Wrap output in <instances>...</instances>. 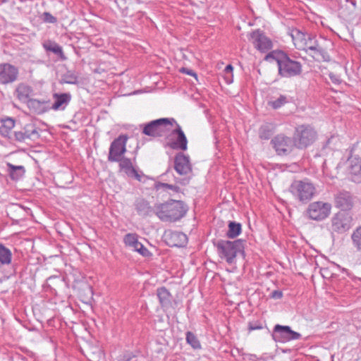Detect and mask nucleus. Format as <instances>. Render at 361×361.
Masks as SVG:
<instances>
[{"instance_id": "9", "label": "nucleus", "mask_w": 361, "mask_h": 361, "mask_svg": "<svg viewBox=\"0 0 361 361\" xmlns=\"http://www.w3.org/2000/svg\"><path fill=\"white\" fill-rule=\"evenodd\" d=\"M272 338L279 343H286L293 340H298L301 334L293 331L288 326L276 324L273 329Z\"/></svg>"}, {"instance_id": "33", "label": "nucleus", "mask_w": 361, "mask_h": 361, "mask_svg": "<svg viewBox=\"0 0 361 361\" xmlns=\"http://www.w3.org/2000/svg\"><path fill=\"white\" fill-rule=\"evenodd\" d=\"M228 228V229L226 232V236L228 238H236L240 234L242 231L241 224L235 221H229Z\"/></svg>"}, {"instance_id": "16", "label": "nucleus", "mask_w": 361, "mask_h": 361, "mask_svg": "<svg viewBox=\"0 0 361 361\" xmlns=\"http://www.w3.org/2000/svg\"><path fill=\"white\" fill-rule=\"evenodd\" d=\"M18 69L8 63H0V83L3 85L15 82L18 76Z\"/></svg>"}, {"instance_id": "18", "label": "nucleus", "mask_w": 361, "mask_h": 361, "mask_svg": "<svg viewBox=\"0 0 361 361\" xmlns=\"http://www.w3.org/2000/svg\"><path fill=\"white\" fill-rule=\"evenodd\" d=\"M174 169L180 175H187L192 172L190 157L183 152H178L174 158Z\"/></svg>"}, {"instance_id": "4", "label": "nucleus", "mask_w": 361, "mask_h": 361, "mask_svg": "<svg viewBox=\"0 0 361 361\" xmlns=\"http://www.w3.org/2000/svg\"><path fill=\"white\" fill-rule=\"evenodd\" d=\"M176 120L173 118H161L151 121L146 123L140 125L142 134L153 137H159L166 135L174 126Z\"/></svg>"}, {"instance_id": "13", "label": "nucleus", "mask_w": 361, "mask_h": 361, "mask_svg": "<svg viewBox=\"0 0 361 361\" xmlns=\"http://www.w3.org/2000/svg\"><path fill=\"white\" fill-rule=\"evenodd\" d=\"M271 144L279 155H286L293 149L294 143L292 139L283 134L276 135L271 141Z\"/></svg>"}, {"instance_id": "26", "label": "nucleus", "mask_w": 361, "mask_h": 361, "mask_svg": "<svg viewBox=\"0 0 361 361\" xmlns=\"http://www.w3.org/2000/svg\"><path fill=\"white\" fill-rule=\"evenodd\" d=\"M317 49H311L310 51L311 53H308L310 56H311L315 61H329L330 56L328 52L319 44H317Z\"/></svg>"}, {"instance_id": "3", "label": "nucleus", "mask_w": 361, "mask_h": 361, "mask_svg": "<svg viewBox=\"0 0 361 361\" xmlns=\"http://www.w3.org/2000/svg\"><path fill=\"white\" fill-rule=\"evenodd\" d=\"M217 252L221 259H224L228 264H233L238 254H244L245 240L242 239L233 241L228 240H219L214 243Z\"/></svg>"}, {"instance_id": "30", "label": "nucleus", "mask_w": 361, "mask_h": 361, "mask_svg": "<svg viewBox=\"0 0 361 361\" xmlns=\"http://www.w3.org/2000/svg\"><path fill=\"white\" fill-rule=\"evenodd\" d=\"M157 295L162 307L168 306L171 303V295L165 287L158 288Z\"/></svg>"}, {"instance_id": "15", "label": "nucleus", "mask_w": 361, "mask_h": 361, "mask_svg": "<svg viewBox=\"0 0 361 361\" xmlns=\"http://www.w3.org/2000/svg\"><path fill=\"white\" fill-rule=\"evenodd\" d=\"M176 128L171 130V136L176 135V140H171L168 145L173 149L185 151L188 149V140L180 125L176 121Z\"/></svg>"}, {"instance_id": "42", "label": "nucleus", "mask_w": 361, "mask_h": 361, "mask_svg": "<svg viewBox=\"0 0 361 361\" xmlns=\"http://www.w3.org/2000/svg\"><path fill=\"white\" fill-rule=\"evenodd\" d=\"M233 67L231 64L227 65L224 70V73H230V78L227 77V84L228 85L231 84L233 81Z\"/></svg>"}, {"instance_id": "14", "label": "nucleus", "mask_w": 361, "mask_h": 361, "mask_svg": "<svg viewBox=\"0 0 361 361\" xmlns=\"http://www.w3.org/2000/svg\"><path fill=\"white\" fill-rule=\"evenodd\" d=\"M352 218L345 213L338 212L331 219V229L334 232L343 233L351 227Z\"/></svg>"}, {"instance_id": "38", "label": "nucleus", "mask_w": 361, "mask_h": 361, "mask_svg": "<svg viewBox=\"0 0 361 361\" xmlns=\"http://www.w3.org/2000/svg\"><path fill=\"white\" fill-rule=\"evenodd\" d=\"M288 103V99L285 95H280V97L274 100L268 102V104L274 109H277Z\"/></svg>"}, {"instance_id": "35", "label": "nucleus", "mask_w": 361, "mask_h": 361, "mask_svg": "<svg viewBox=\"0 0 361 361\" xmlns=\"http://www.w3.org/2000/svg\"><path fill=\"white\" fill-rule=\"evenodd\" d=\"M318 44L315 36L308 34L305 42L303 43V49H301V50H305L306 53H309L311 49H317L315 46Z\"/></svg>"}, {"instance_id": "7", "label": "nucleus", "mask_w": 361, "mask_h": 361, "mask_svg": "<svg viewBox=\"0 0 361 361\" xmlns=\"http://www.w3.org/2000/svg\"><path fill=\"white\" fill-rule=\"evenodd\" d=\"M348 171L351 180L355 183H361V149L353 146L348 158Z\"/></svg>"}, {"instance_id": "40", "label": "nucleus", "mask_w": 361, "mask_h": 361, "mask_svg": "<svg viewBox=\"0 0 361 361\" xmlns=\"http://www.w3.org/2000/svg\"><path fill=\"white\" fill-rule=\"evenodd\" d=\"M262 329H263V325L261 322L256 321L248 323L247 329L249 332L255 330H260Z\"/></svg>"}, {"instance_id": "46", "label": "nucleus", "mask_w": 361, "mask_h": 361, "mask_svg": "<svg viewBox=\"0 0 361 361\" xmlns=\"http://www.w3.org/2000/svg\"><path fill=\"white\" fill-rule=\"evenodd\" d=\"M66 82L69 84H75L77 82V79L75 77H70L69 80H66Z\"/></svg>"}, {"instance_id": "10", "label": "nucleus", "mask_w": 361, "mask_h": 361, "mask_svg": "<svg viewBox=\"0 0 361 361\" xmlns=\"http://www.w3.org/2000/svg\"><path fill=\"white\" fill-rule=\"evenodd\" d=\"M331 206L329 203L323 202H314L310 204L307 214L311 219L322 221L326 219L330 214Z\"/></svg>"}, {"instance_id": "17", "label": "nucleus", "mask_w": 361, "mask_h": 361, "mask_svg": "<svg viewBox=\"0 0 361 361\" xmlns=\"http://www.w3.org/2000/svg\"><path fill=\"white\" fill-rule=\"evenodd\" d=\"M164 236L166 244L170 247H184L188 243L187 235L180 231H167Z\"/></svg>"}, {"instance_id": "27", "label": "nucleus", "mask_w": 361, "mask_h": 361, "mask_svg": "<svg viewBox=\"0 0 361 361\" xmlns=\"http://www.w3.org/2000/svg\"><path fill=\"white\" fill-rule=\"evenodd\" d=\"M26 103L28 108L36 114H40L46 111V101H40L36 99H30Z\"/></svg>"}, {"instance_id": "21", "label": "nucleus", "mask_w": 361, "mask_h": 361, "mask_svg": "<svg viewBox=\"0 0 361 361\" xmlns=\"http://www.w3.org/2000/svg\"><path fill=\"white\" fill-rule=\"evenodd\" d=\"M353 197L348 191H341L335 197L336 207L342 210H350L353 206Z\"/></svg>"}, {"instance_id": "24", "label": "nucleus", "mask_w": 361, "mask_h": 361, "mask_svg": "<svg viewBox=\"0 0 361 361\" xmlns=\"http://www.w3.org/2000/svg\"><path fill=\"white\" fill-rule=\"evenodd\" d=\"M43 48L47 52H52L57 55L59 58L62 60H66V56L64 55L62 47L56 42L51 40H47L42 44Z\"/></svg>"}, {"instance_id": "1", "label": "nucleus", "mask_w": 361, "mask_h": 361, "mask_svg": "<svg viewBox=\"0 0 361 361\" xmlns=\"http://www.w3.org/2000/svg\"><path fill=\"white\" fill-rule=\"evenodd\" d=\"M266 61L274 60L279 68V74L283 78H293L302 73V68L300 62L290 57L283 51H274L266 55Z\"/></svg>"}, {"instance_id": "39", "label": "nucleus", "mask_w": 361, "mask_h": 361, "mask_svg": "<svg viewBox=\"0 0 361 361\" xmlns=\"http://www.w3.org/2000/svg\"><path fill=\"white\" fill-rule=\"evenodd\" d=\"M155 188L157 190L170 189L176 192H178L180 191V188L178 186L164 183H159L156 184Z\"/></svg>"}, {"instance_id": "44", "label": "nucleus", "mask_w": 361, "mask_h": 361, "mask_svg": "<svg viewBox=\"0 0 361 361\" xmlns=\"http://www.w3.org/2000/svg\"><path fill=\"white\" fill-rule=\"evenodd\" d=\"M283 297V293L281 290H275L271 292V298L273 299H281Z\"/></svg>"}, {"instance_id": "36", "label": "nucleus", "mask_w": 361, "mask_h": 361, "mask_svg": "<svg viewBox=\"0 0 361 361\" xmlns=\"http://www.w3.org/2000/svg\"><path fill=\"white\" fill-rule=\"evenodd\" d=\"M185 339L188 343L194 349H200L201 344L196 335L191 331H187L185 334Z\"/></svg>"}, {"instance_id": "6", "label": "nucleus", "mask_w": 361, "mask_h": 361, "mask_svg": "<svg viewBox=\"0 0 361 361\" xmlns=\"http://www.w3.org/2000/svg\"><path fill=\"white\" fill-rule=\"evenodd\" d=\"M317 137L316 131L310 126L302 125L296 128L294 134L295 145L300 149L312 145Z\"/></svg>"}, {"instance_id": "29", "label": "nucleus", "mask_w": 361, "mask_h": 361, "mask_svg": "<svg viewBox=\"0 0 361 361\" xmlns=\"http://www.w3.org/2000/svg\"><path fill=\"white\" fill-rule=\"evenodd\" d=\"M15 126V121L11 118L2 119L0 125V134L4 137H8L11 130Z\"/></svg>"}, {"instance_id": "47", "label": "nucleus", "mask_w": 361, "mask_h": 361, "mask_svg": "<svg viewBox=\"0 0 361 361\" xmlns=\"http://www.w3.org/2000/svg\"><path fill=\"white\" fill-rule=\"evenodd\" d=\"M223 74H224V75H223L224 79L226 83L227 84V77L230 78V73H224L223 72Z\"/></svg>"}, {"instance_id": "12", "label": "nucleus", "mask_w": 361, "mask_h": 361, "mask_svg": "<svg viewBox=\"0 0 361 361\" xmlns=\"http://www.w3.org/2000/svg\"><path fill=\"white\" fill-rule=\"evenodd\" d=\"M250 39L255 48L262 53H265L269 51L273 47L272 41L266 36L263 31L259 29L255 30L250 33Z\"/></svg>"}, {"instance_id": "5", "label": "nucleus", "mask_w": 361, "mask_h": 361, "mask_svg": "<svg viewBox=\"0 0 361 361\" xmlns=\"http://www.w3.org/2000/svg\"><path fill=\"white\" fill-rule=\"evenodd\" d=\"M289 191L295 200L305 204L313 198L316 188L307 179L295 180L290 184Z\"/></svg>"}, {"instance_id": "50", "label": "nucleus", "mask_w": 361, "mask_h": 361, "mask_svg": "<svg viewBox=\"0 0 361 361\" xmlns=\"http://www.w3.org/2000/svg\"><path fill=\"white\" fill-rule=\"evenodd\" d=\"M188 183H189L188 179H184V180H183V182L181 183L183 185H185V184H188Z\"/></svg>"}, {"instance_id": "48", "label": "nucleus", "mask_w": 361, "mask_h": 361, "mask_svg": "<svg viewBox=\"0 0 361 361\" xmlns=\"http://www.w3.org/2000/svg\"><path fill=\"white\" fill-rule=\"evenodd\" d=\"M334 138H335L334 137H331L330 139H329V140H327V142H326V147H328V146L330 145L331 142Z\"/></svg>"}, {"instance_id": "19", "label": "nucleus", "mask_w": 361, "mask_h": 361, "mask_svg": "<svg viewBox=\"0 0 361 361\" xmlns=\"http://www.w3.org/2000/svg\"><path fill=\"white\" fill-rule=\"evenodd\" d=\"M124 243L126 246L131 247L134 251L137 252L143 257H149L152 253L140 242L138 241L137 235L134 233H128L124 237Z\"/></svg>"}, {"instance_id": "34", "label": "nucleus", "mask_w": 361, "mask_h": 361, "mask_svg": "<svg viewBox=\"0 0 361 361\" xmlns=\"http://www.w3.org/2000/svg\"><path fill=\"white\" fill-rule=\"evenodd\" d=\"M350 238L353 247L361 254V226L357 227L353 231Z\"/></svg>"}, {"instance_id": "20", "label": "nucleus", "mask_w": 361, "mask_h": 361, "mask_svg": "<svg viewBox=\"0 0 361 361\" xmlns=\"http://www.w3.org/2000/svg\"><path fill=\"white\" fill-rule=\"evenodd\" d=\"M119 163V167L121 170L123 171L126 174L129 176L134 178L138 181H142V178L144 174L140 173L133 166V163L129 158L122 157L118 161Z\"/></svg>"}, {"instance_id": "32", "label": "nucleus", "mask_w": 361, "mask_h": 361, "mask_svg": "<svg viewBox=\"0 0 361 361\" xmlns=\"http://www.w3.org/2000/svg\"><path fill=\"white\" fill-rule=\"evenodd\" d=\"M11 259L12 253L11 250L5 247L3 243H0V266L11 264Z\"/></svg>"}, {"instance_id": "8", "label": "nucleus", "mask_w": 361, "mask_h": 361, "mask_svg": "<svg viewBox=\"0 0 361 361\" xmlns=\"http://www.w3.org/2000/svg\"><path fill=\"white\" fill-rule=\"evenodd\" d=\"M128 140L127 135H120L110 145L108 161H118L126 152V143Z\"/></svg>"}, {"instance_id": "23", "label": "nucleus", "mask_w": 361, "mask_h": 361, "mask_svg": "<svg viewBox=\"0 0 361 361\" xmlns=\"http://www.w3.org/2000/svg\"><path fill=\"white\" fill-rule=\"evenodd\" d=\"M135 209L137 214L142 216H151L154 214V206L152 207L149 203L142 198L137 199L135 202Z\"/></svg>"}, {"instance_id": "37", "label": "nucleus", "mask_w": 361, "mask_h": 361, "mask_svg": "<svg viewBox=\"0 0 361 361\" xmlns=\"http://www.w3.org/2000/svg\"><path fill=\"white\" fill-rule=\"evenodd\" d=\"M272 135V129L268 124L262 126L259 129V137L262 140H267Z\"/></svg>"}, {"instance_id": "43", "label": "nucleus", "mask_w": 361, "mask_h": 361, "mask_svg": "<svg viewBox=\"0 0 361 361\" xmlns=\"http://www.w3.org/2000/svg\"><path fill=\"white\" fill-rule=\"evenodd\" d=\"M329 77L330 80H331V82L334 84L338 85L341 82V80L340 77L338 75H337L336 74H334V73H329Z\"/></svg>"}, {"instance_id": "41", "label": "nucleus", "mask_w": 361, "mask_h": 361, "mask_svg": "<svg viewBox=\"0 0 361 361\" xmlns=\"http://www.w3.org/2000/svg\"><path fill=\"white\" fill-rule=\"evenodd\" d=\"M43 21L48 23H56L57 18L49 12H44L42 15Z\"/></svg>"}, {"instance_id": "45", "label": "nucleus", "mask_w": 361, "mask_h": 361, "mask_svg": "<svg viewBox=\"0 0 361 361\" xmlns=\"http://www.w3.org/2000/svg\"><path fill=\"white\" fill-rule=\"evenodd\" d=\"M180 71L182 73H186L188 75L197 77L196 73L191 69H188L186 68H182Z\"/></svg>"}, {"instance_id": "31", "label": "nucleus", "mask_w": 361, "mask_h": 361, "mask_svg": "<svg viewBox=\"0 0 361 361\" xmlns=\"http://www.w3.org/2000/svg\"><path fill=\"white\" fill-rule=\"evenodd\" d=\"M307 35L308 34H305L299 30H295L293 32L291 35L292 39L295 46L298 49H303V43L305 42Z\"/></svg>"}, {"instance_id": "25", "label": "nucleus", "mask_w": 361, "mask_h": 361, "mask_svg": "<svg viewBox=\"0 0 361 361\" xmlns=\"http://www.w3.org/2000/svg\"><path fill=\"white\" fill-rule=\"evenodd\" d=\"M32 93V89L30 86L24 83L19 84L16 90L17 98L22 102L26 103L29 101L30 97Z\"/></svg>"}, {"instance_id": "2", "label": "nucleus", "mask_w": 361, "mask_h": 361, "mask_svg": "<svg viewBox=\"0 0 361 361\" xmlns=\"http://www.w3.org/2000/svg\"><path fill=\"white\" fill-rule=\"evenodd\" d=\"M154 214L163 221L174 222L181 219L186 209L182 201L171 200L154 205Z\"/></svg>"}, {"instance_id": "11", "label": "nucleus", "mask_w": 361, "mask_h": 361, "mask_svg": "<svg viewBox=\"0 0 361 361\" xmlns=\"http://www.w3.org/2000/svg\"><path fill=\"white\" fill-rule=\"evenodd\" d=\"M38 128L33 122H30L24 125L19 130L13 132L15 140L20 142H25L27 140H35L39 137V134L37 130Z\"/></svg>"}, {"instance_id": "28", "label": "nucleus", "mask_w": 361, "mask_h": 361, "mask_svg": "<svg viewBox=\"0 0 361 361\" xmlns=\"http://www.w3.org/2000/svg\"><path fill=\"white\" fill-rule=\"evenodd\" d=\"M7 166L9 176L12 180H18L25 174V170L23 166H15L8 163Z\"/></svg>"}, {"instance_id": "49", "label": "nucleus", "mask_w": 361, "mask_h": 361, "mask_svg": "<svg viewBox=\"0 0 361 361\" xmlns=\"http://www.w3.org/2000/svg\"><path fill=\"white\" fill-rule=\"evenodd\" d=\"M347 1L350 2V3H351V4H352L354 7H355V6H356V1H355V0H347Z\"/></svg>"}, {"instance_id": "22", "label": "nucleus", "mask_w": 361, "mask_h": 361, "mask_svg": "<svg viewBox=\"0 0 361 361\" xmlns=\"http://www.w3.org/2000/svg\"><path fill=\"white\" fill-rule=\"evenodd\" d=\"M72 96L69 92L53 94L54 103L51 109L54 111L64 110L69 104Z\"/></svg>"}]
</instances>
